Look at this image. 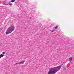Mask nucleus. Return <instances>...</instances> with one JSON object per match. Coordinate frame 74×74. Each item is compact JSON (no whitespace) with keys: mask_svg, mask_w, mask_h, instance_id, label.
Wrapping results in <instances>:
<instances>
[{"mask_svg":"<svg viewBox=\"0 0 74 74\" xmlns=\"http://www.w3.org/2000/svg\"><path fill=\"white\" fill-rule=\"evenodd\" d=\"M62 66H58L56 67L51 68L48 73V74H55L57 72L61 69Z\"/></svg>","mask_w":74,"mask_h":74,"instance_id":"obj_1","label":"nucleus"},{"mask_svg":"<svg viewBox=\"0 0 74 74\" xmlns=\"http://www.w3.org/2000/svg\"><path fill=\"white\" fill-rule=\"evenodd\" d=\"M15 29V27L13 26H11V27L8 28L6 32V34H8L10 33H11L13 31H14Z\"/></svg>","mask_w":74,"mask_h":74,"instance_id":"obj_2","label":"nucleus"},{"mask_svg":"<svg viewBox=\"0 0 74 74\" xmlns=\"http://www.w3.org/2000/svg\"><path fill=\"white\" fill-rule=\"evenodd\" d=\"M24 62H25V61H23V62H17V64H23V63H24Z\"/></svg>","mask_w":74,"mask_h":74,"instance_id":"obj_3","label":"nucleus"},{"mask_svg":"<svg viewBox=\"0 0 74 74\" xmlns=\"http://www.w3.org/2000/svg\"><path fill=\"white\" fill-rule=\"evenodd\" d=\"M3 3L5 5H8V3L7 1L3 2Z\"/></svg>","mask_w":74,"mask_h":74,"instance_id":"obj_4","label":"nucleus"},{"mask_svg":"<svg viewBox=\"0 0 74 74\" xmlns=\"http://www.w3.org/2000/svg\"><path fill=\"white\" fill-rule=\"evenodd\" d=\"M72 59H73V58L72 57H71L69 58V62H71V61L72 60Z\"/></svg>","mask_w":74,"mask_h":74,"instance_id":"obj_5","label":"nucleus"},{"mask_svg":"<svg viewBox=\"0 0 74 74\" xmlns=\"http://www.w3.org/2000/svg\"><path fill=\"white\" fill-rule=\"evenodd\" d=\"M4 55L3 54H1V55H0V57H1H1H3V56H4Z\"/></svg>","mask_w":74,"mask_h":74,"instance_id":"obj_6","label":"nucleus"},{"mask_svg":"<svg viewBox=\"0 0 74 74\" xmlns=\"http://www.w3.org/2000/svg\"><path fill=\"white\" fill-rule=\"evenodd\" d=\"M16 0H12L11 2H12V3H13L14 2H15Z\"/></svg>","mask_w":74,"mask_h":74,"instance_id":"obj_7","label":"nucleus"},{"mask_svg":"<svg viewBox=\"0 0 74 74\" xmlns=\"http://www.w3.org/2000/svg\"><path fill=\"white\" fill-rule=\"evenodd\" d=\"M54 28H55L56 29H57V28H58V25H57L56 27H55Z\"/></svg>","mask_w":74,"mask_h":74,"instance_id":"obj_8","label":"nucleus"},{"mask_svg":"<svg viewBox=\"0 0 74 74\" xmlns=\"http://www.w3.org/2000/svg\"><path fill=\"white\" fill-rule=\"evenodd\" d=\"M5 53V52H3L2 53V54H3V55H4Z\"/></svg>","mask_w":74,"mask_h":74,"instance_id":"obj_9","label":"nucleus"},{"mask_svg":"<svg viewBox=\"0 0 74 74\" xmlns=\"http://www.w3.org/2000/svg\"><path fill=\"white\" fill-rule=\"evenodd\" d=\"M8 4L10 5H12V3H9Z\"/></svg>","mask_w":74,"mask_h":74,"instance_id":"obj_10","label":"nucleus"},{"mask_svg":"<svg viewBox=\"0 0 74 74\" xmlns=\"http://www.w3.org/2000/svg\"><path fill=\"white\" fill-rule=\"evenodd\" d=\"M63 69H64V70H66V68L64 67L63 68Z\"/></svg>","mask_w":74,"mask_h":74,"instance_id":"obj_11","label":"nucleus"},{"mask_svg":"<svg viewBox=\"0 0 74 74\" xmlns=\"http://www.w3.org/2000/svg\"><path fill=\"white\" fill-rule=\"evenodd\" d=\"M53 31H51V32H53Z\"/></svg>","mask_w":74,"mask_h":74,"instance_id":"obj_12","label":"nucleus"},{"mask_svg":"<svg viewBox=\"0 0 74 74\" xmlns=\"http://www.w3.org/2000/svg\"><path fill=\"white\" fill-rule=\"evenodd\" d=\"M1 28H0V30H1Z\"/></svg>","mask_w":74,"mask_h":74,"instance_id":"obj_13","label":"nucleus"},{"mask_svg":"<svg viewBox=\"0 0 74 74\" xmlns=\"http://www.w3.org/2000/svg\"><path fill=\"white\" fill-rule=\"evenodd\" d=\"M1 57H0V59H1Z\"/></svg>","mask_w":74,"mask_h":74,"instance_id":"obj_14","label":"nucleus"}]
</instances>
